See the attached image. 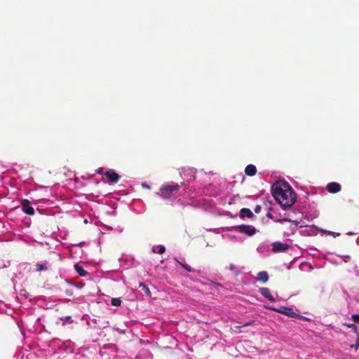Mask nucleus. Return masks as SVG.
<instances>
[{"label":"nucleus","mask_w":359,"mask_h":359,"mask_svg":"<svg viewBox=\"0 0 359 359\" xmlns=\"http://www.w3.org/2000/svg\"><path fill=\"white\" fill-rule=\"evenodd\" d=\"M272 191L274 198L284 210L290 208L296 201V194L287 183L276 186Z\"/></svg>","instance_id":"nucleus-1"},{"label":"nucleus","mask_w":359,"mask_h":359,"mask_svg":"<svg viewBox=\"0 0 359 359\" xmlns=\"http://www.w3.org/2000/svg\"><path fill=\"white\" fill-rule=\"evenodd\" d=\"M180 185L174 183L172 184H165L160 188L161 197L165 199H170L174 196V193L178 191Z\"/></svg>","instance_id":"nucleus-2"},{"label":"nucleus","mask_w":359,"mask_h":359,"mask_svg":"<svg viewBox=\"0 0 359 359\" xmlns=\"http://www.w3.org/2000/svg\"><path fill=\"white\" fill-rule=\"evenodd\" d=\"M233 229L250 236H253L257 231L256 229L252 225L241 224L233 227Z\"/></svg>","instance_id":"nucleus-3"},{"label":"nucleus","mask_w":359,"mask_h":359,"mask_svg":"<svg viewBox=\"0 0 359 359\" xmlns=\"http://www.w3.org/2000/svg\"><path fill=\"white\" fill-rule=\"evenodd\" d=\"M29 201L27 199H24L21 201L22 210V211L29 215H34V209L33 207L29 205Z\"/></svg>","instance_id":"nucleus-4"},{"label":"nucleus","mask_w":359,"mask_h":359,"mask_svg":"<svg viewBox=\"0 0 359 359\" xmlns=\"http://www.w3.org/2000/svg\"><path fill=\"white\" fill-rule=\"evenodd\" d=\"M104 175L107 177L109 179V183H116L121 178V176L116 173L114 170H109L105 173Z\"/></svg>","instance_id":"nucleus-5"},{"label":"nucleus","mask_w":359,"mask_h":359,"mask_svg":"<svg viewBox=\"0 0 359 359\" xmlns=\"http://www.w3.org/2000/svg\"><path fill=\"white\" fill-rule=\"evenodd\" d=\"M275 311L283 313L288 317H292V318H297L299 317V315L297 314L295 312H294L293 309L289 307H281L279 309H274Z\"/></svg>","instance_id":"nucleus-6"},{"label":"nucleus","mask_w":359,"mask_h":359,"mask_svg":"<svg viewBox=\"0 0 359 359\" xmlns=\"http://www.w3.org/2000/svg\"><path fill=\"white\" fill-rule=\"evenodd\" d=\"M272 250L275 252H285L288 250L289 245L281 242H275L273 243Z\"/></svg>","instance_id":"nucleus-7"},{"label":"nucleus","mask_w":359,"mask_h":359,"mask_svg":"<svg viewBox=\"0 0 359 359\" xmlns=\"http://www.w3.org/2000/svg\"><path fill=\"white\" fill-rule=\"evenodd\" d=\"M327 190L332 194H335L341 190V185L337 182H330L327 185Z\"/></svg>","instance_id":"nucleus-8"},{"label":"nucleus","mask_w":359,"mask_h":359,"mask_svg":"<svg viewBox=\"0 0 359 359\" xmlns=\"http://www.w3.org/2000/svg\"><path fill=\"white\" fill-rule=\"evenodd\" d=\"M259 292L262 294L263 297L269 299L270 302H275L274 297L271 294L270 290L267 287H261L259 289Z\"/></svg>","instance_id":"nucleus-9"},{"label":"nucleus","mask_w":359,"mask_h":359,"mask_svg":"<svg viewBox=\"0 0 359 359\" xmlns=\"http://www.w3.org/2000/svg\"><path fill=\"white\" fill-rule=\"evenodd\" d=\"M245 172L248 176H254L257 172V168L254 165L250 164L245 167Z\"/></svg>","instance_id":"nucleus-10"},{"label":"nucleus","mask_w":359,"mask_h":359,"mask_svg":"<svg viewBox=\"0 0 359 359\" xmlns=\"http://www.w3.org/2000/svg\"><path fill=\"white\" fill-rule=\"evenodd\" d=\"M240 217L242 218H244L245 217L248 218H252L254 217V215L250 209L242 208L240 211Z\"/></svg>","instance_id":"nucleus-11"},{"label":"nucleus","mask_w":359,"mask_h":359,"mask_svg":"<svg viewBox=\"0 0 359 359\" xmlns=\"http://www.w3.org/2000/svg\"><path fill=\"white\" fill-rule=\"evenodd\" d=\"M75 271L81 276V277H85L87 276L88 272L83 269V268L79 264H76L74 265Z\"/></svg>","instance_id":"nucleus-12"},{"label":"nucleus","mask_w":359,"mask_h":359,"mask_svg":"<svg viewBox=\"0 0 359 359\" xmlns=\"http://www.w3.org/2000/svg\"><path fill=\"white\" fill-rule=\"evenodd\" d=\"M257 280L266 283L269 280V275L266 271H261L258 273Z\"/></svg>","instance_id":"nucleus-13"},{"label":"nucleus","mask_w":359,"mask_h":359,"mask_svg":"<svg viewBox=\"0 0 359 359\" xmlns=\"http://www.w3.org/2000/svg\"><path fill=\"white\" fill-rule=\"evenodd\" d=\"M266 217L268 218H270V219H273L274 222H280V223H283V222H291L290 219H286V218H284V219H273V216L271 213L270 212H267L266 213Z\"/></svg>","instance_id":"nucleus-14"},{"label":"nucleus","mask_w":359,"mask_h":359,"mask_svg":"<svg viewBox=\"0 0 359 359\" xmlns=\"http://www.w3.org/2000/svg\"><path fill=\"white\" fill-rule=\"evenodd\" d=\"M121 300L119 298H112L111 304L114 306H119L121 304Z\"/></svg>","instance_id":"nucleus-15"},{"label":"nucleus","mask_w":359,"mask_h":359,"mask_svg":"<svg viewBox=\"0 0 359 359\" xmlns=\"http://www.w3.org/2000/svg\"><path fill=\"white\" fill-rule=\"evenodd\" d=\"M177 262L186 270L188 272H191V271H194V270L191 269V267L188 265L186 263H184V262H179L177 261Z\"/></svg>","instance_id":"nucleus-16"},{"label":"nucleus","mask_w":359,"mask_h":359,"mask_svg":"<svg viewBox=\"0 0 359 359\" xmlns=\"http://www.w3.org/2000/svg\"><path fill=\"white\" fill-rule=\"evenodd\" d=\"M36 266L37 271H45L47 269V266L45 264H37Z\"/></svg>","instance_id":"nucleus-17"},{"label":"nucleus","mask_w":359,"mask_h":359,"mask_svg":"<svg viewBox=\"0 0 359 359\" xmlns=\"http://www.w3.org/2000/svg\"><path fill=\"white\" fill-rule=\"evenodd\" d=\"M346 326L352 329L357 336H358V334H359V333L358 332V327L355 324H353V323L346 324Z\"/></svg>","instance_id":"nucleus-18"},{"label":"nucleus","mask_w":359,"mask_h":359,"mask_svg":"<svg viewBox=\"0 0 359 359\" xmlns=\"http://www.w3.org/2000/svg\"><path fill=\"white\" fill-rule=\"evenodd\" d=\"M351 319L354 323H359V314L352 315Z\"/></svg>","instance_id":"nucleus-19"},{"label":"nucleus","mask_w":359,"mask_h":359,"mask_svg":"<svg viewBox=\"0 0 359 359\" xmlns=\"http://www.w3.org/2000/svg\"><path fill=\"white\" fill-rule=\"evenodd\" d=\"M351 347L354 348L355 350H357L359 348V334H358L357 336L355 344L351 345Z\"/></svg>","instance_id":"nucleus-20"},{"label":"nucleus","mask_w":359,"mask_h":359,"mask_svg":"<svg viewBox=\"0 0 359 359\" xmlns=\"http://www.w3.org/2000/svg\"><path fill=\"white\" fill-rule=\"evenodd\" d=\"M254 323H255L254 320H250L249 322L245 323L243 325L236 326V328H241V327H248V326L253 325Z\"/></svg>","instance_id":"nucleus-21"},{"label":"nucleus","mask_w":359,"mask_h":359,"mask_svg":"<svg viewBox=\"0 0 359 359\" xmlns=\"http://www.w3.org/2000/svg\"><path fill=\"white\" fill-rule=\"evenodd\" d=\"M61 320H65L66 322H68L69 323H72L73 321L72 320V316H67L65 318H60Z\"/></svg>","instance_id":"nucleus-22"},{"label":"nucleus","mask_w":359,"mask_h":359,"mask_svg":"<svg viewBox=\"0 0 359 359\" xmlns=\"http://www.w3.org/2000/svg\"><path fill=\"white\" fill-rule=\"evenodd\" d=\"M158 252L159 254H163L165 252V248L163 245H159L158 246Z\"/></svg>","instance_id":"nucleus-23"},{"label":"nucleus","mask_w":359,"mask_h":359,"mask_svg":"<svg viewBox=\"0 0 359 359\" xmlns=\"http://www.w3.org/2000/svg\"><path fill=\"white\" fill-rule=\"evenodd\" d=\"M262 207L259 205H257L254 209L255 213H259L261 212Z\"/></svg>","instance_id":"nucleus-24"},{"label":"nucleus","mask_w":359,"mask_h":359,"mask_svg":"<svg viewBox=\"0 0 359 359\" xmlns=\"http://www.w3.org/2000/svg\"><path fill=\"white\" fill-rule=\"evenodd\" d=\"M140 286L142 287V288L144 290V291L147 293V294H150V291L149 290V288L144 284L141 283L140 284Z\"/></svg>","instance_id":"nucleus-25"},{"label":"nucleus","mask_w":359,"mask_h":359,"mask_svg":"<svg viewBox=\"0 0 359 359\" xmlns=\"http://www.w3.org/2000/svg\"><path fill=\"white\" fill-rule=\"evenodd\" d=\"M328 234L332 235L334 237L339 236L340 235V233H334V232H332V231H329Z\"/></svg>","instance_id":"nucleus-26"},{"label":"nucleus","mask_w":359,"mask_h":359,"mask_svg":"<svg viewBox=\"0 0 359 359\" xmlns=\"http://www.w3.org/2000/svg\"><path fill=\"white\" fill-rule=\"evenodd\" d=\"M229 269L230 270H234V269H236V266H235V265H234V264H231L229 265Z\"/></svg>","instance_id":"nucleus-27"},{"label":"nucleus","mask_w":359,"mask_h":359,"mask_svg":"<svg viewBox=\"0 0 359 359\" xmlns=\"http://www.w3.org/2000/svg\"><path fill=\"white\" fill-rule=\"evenodd\" d=\"M142 187L146 188V189H150V187L147 184H146V183H143L142 184Z\"/></svg>","instance_id":"nucleus-28"},{"label":"nucleus","mask_w":359,"mask_h":359,"mask_svg":"<svg viewBox=\"0 0 359 359\" xmlns=\"http://www.w3.org/2000/svg\"><path fill=\"white\" fill-rule=\"evenodd\" d=\"M235 274H236V276H238V274H240V271H237L235 273Z\"/></svg>","instance_id":"nucleus-29"}]
</instances>
